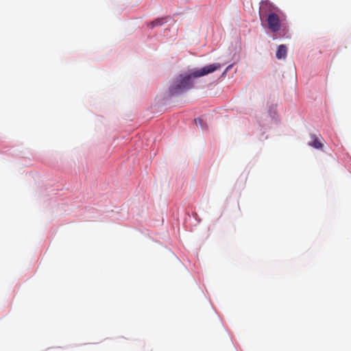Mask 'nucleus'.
Listing matches in <instances>:
<instances>
[{"label":"nucleus","instance_id":"nucleus-7","mask_svg":"<svg viewBox=\"0 0 351 351\" xmlns=\"http://www.w3.org/2000/svg\"><path fill=\"white\" fill-rule=\"evenodd\" d=\"M195 121L196 124H197L198 123H202V119H195Z\"/></svg>","mask_w":351,"mask_h":351},{"label":"nucleus","instance_id":"nucleus-3","mask_svg":"<svg viewBox=\"0 0 351 351\" xmlns=\"http://www.w3.org/2000/svg\"><path fill=\"white\" fill-rule=\"evenodd\" d=\"M278 11V8L275 6L269 0H262L259 7V16L261 19L267 16L269 13H275Z\"/></svg>","mask_w":351,"mask_h":351},{"label":"nucleus","instance_id":"nucleus-1","mask_svg":"<svg viewBox=\"0 0 351 351\" xmlns=\"http://www.w3.org/2000/svg\"><path fill=\"white\" fill-rule=\"evenodd\" d=\"M220 63L206 65L200 69L191 70L187 73H182L176 76L169 86V92L171 95H179L194 87L193 80L220 69Z\"/></svg>","mask_w":351,"mask_h":351},{"label":"nucleus","instance_id":"nucleus-2","mask_svg":"<svg viewBox=\"0 0 351 351\" xmlns=\"http://www.w3.org/2000/svg\"><path fill=\"white\" fill-rule=\"evenodd\" d=\"M268 28L274 33L280 30L282 27V21L280 16L276 13H269L267 16Z\"/></svg>","mask_w":351,"mask_h":351},{"label":"nucleus","instance_id":"nucleus-5","mask_svg":"<svg viewBox=\"0 0 351 351\" xmlns=\"http://www.w3.org/2000/svg\"><path fill=\"white\" fill-rule=\"evenodd\" d=\"M166 22V20L165 18H158V19H156V20L153 21L152 22H151L148 26L151 28V29H153L154 27H157V26H161L162 25H163Z\"/></svg>","mask_w":351,"mask_h":351},{"label":"nucleus","instance_id":"nucleus-6","mask_svg":"<svg viewBox=\"0 0 351 351\" xmlns=\"http://www.w3.org/2000/svg\"><path fill=\"white\" fill-rule=\"evenodd\" d=\"M311 138H313V141L308 143L310 146H312L315 149H322L323 147V144L316 138L315 135H312Z\"/></svg>","mask_w":351,"mask_h":351},{"label":"nucleus","instance_id":"nucleus-4","mask_svg":"<svg viewBox=\"0 0 351 351\" xmlns=\"http://www.w3.org/2000/svg\"><path fill=\"white\" fill-rule=\"evenodd\" d=\"M287 47L284 45H280L278 46V48L276 51V58L278 59L285 58L287 56Z\"/></svg>","mask_w":351,"mask_h":351}]
</instances>
